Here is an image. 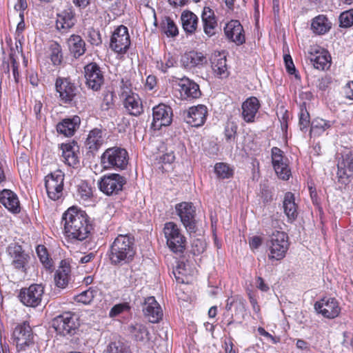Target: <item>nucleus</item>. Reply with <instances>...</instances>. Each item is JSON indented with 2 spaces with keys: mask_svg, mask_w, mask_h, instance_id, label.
Wrapping results in <instances>:
<instances>
[{
  "mask_svg": "<svg viewBox=\"0 0 353 353\" xmlns=\"http://www.w3.org/2000/svg\"><path fill=\"white\" fill-rule=\"evenodd\" d=\"M63 234L71 241H83L93 229L91 218L85 211L76 207L69 208L62 216Z\"/></svg>",
  "mask_w": 353,
  "mask_h": 353,
  "instance_id": "nucleus-1",
  "label": "nucleus"
},
{
  "mask_svg": "<svg viewBox=\"0 0 353 353\" xmlns=\"http://www.w3.org/2000/svg\"><path fill=\"white\" fill-rule=\"evenodd\" d=\"M108 253L113 265L131 263L136 254L134 236L130 234H119L110 244Z\"/></svg>",
  "mask_w": 353,
  "mask_h": 353,
  "instance_id": "nucleus-2",
  "label": "nucleus"
},
{
  "mask_svg": "<svg viewBox=\"0 0 353 353\" xmlns=\"http://www.w3.org/2000/svg\"><path fill=\"white\" fill-rule=\"evenodd\" d=\"M129 160L128 152L124 148L114 146L106 149L101 157L100 163L104 170H123Z\"/></svg>",
  "mask_w": 353,
  "mask_h": 353,
  "instance_id": "nucleus-3",
  "label": "nucleus"
},
{
  "mask_svg": "<svg viewBox=\"0 0 353 353\" xmlns=\"http://www.w3.org/2000/svg\"><path fill=\"white\" fill-rule=\"evenodd\" d=\"M54 89L59 102L66 105H76L75 99L80 92L70 77H58L54 82Z\"/></svg>",
  "mask_w": 353,
  "mask_h": 353,
  "instance_id": "nucleus-4",
  "label": "nucleus"
},
{
  "mask_svg": "<svg viewBox=\"0 0 353 353\" xmlns=\"http://www.w3.org/2000/svg\"><path fill=\"white\" fill-rule=\"evenodd\" d=\"M52 325L57 334L71 336L77 333L80 327L79 318L74 312H64L52 319Z\"/></svg>",
  "mask_w": 353,
  "mask_h": 353,
  "instance_id": "nucleus-5",
  "label": "nucleus"
},
{
  "mask_svg": "<svg viewBox=\"0 0 353 353\" xmlns=\"http://www.w3.org/2000/svg\"><path fill=\"white\" fill-rule=\"evenodd\" d=\"M268 259L270 261H281L286 256L290 247L289 237L286 232L276 230L270 236L267 242Z\"/></svg>",
  "mask_w": 353,
  "mask_h": 353,
  "instance_id": "nucleus-6",
  "label": "nucleus"
},
{
  "mask_svg": "<svg viewBox=\"0 0 353 353\" xmlns=\"http://www.w3.org/2000/svg\"><path fill=\"white\" fill-rule=\"evenodd\" d=\"M163 231L166 244L170 251L176 254H183L187 241L176 223L172 221L165 223Z\"/></svg>",
  "mask_w": 353,
  "mask_h": 353,
  "instance_id": "nucleus-7",
  "label": "nucleus"
},
{
  "mask_svg": "<svg viewBox=\"0 0 353 353\" xmlns=\"http://www.w3.org/2000/svg\"><path fill=\"white\" fill-rule=\"evenodd\" d=\"M12 338L16 345L17 352H26L34 345V336L28 321L18 323L13 330Z\"/></svg>",
  "mask_w": 353,
  "mask_h": 353,
  "instance_id": "nucleus-8",
  "label": "nucleus"
},
{
  "mask_svg": "<svg viewBox=\"0 0 353 353\" xmlns=\"http://www.w3.org/2000/svg\"><path fill=\"white\" fill-rule=\"evenodd\" d=\"M65 174L57 170L45 176V188L50 199L59 201L63 199Z\"/></svg>",
  "mask_w": 353,
  "mask_h": 353,
  "instance_id": "nucleus-9",
  "label": "nucleus"
},
{
  "mask_svg": "<svg viewBox=\"0 0 353 353\" xmlns=\"http://www.w3.org/2000/svg\"><path fill=\"white\" fill-rule=\"evenodd\" d=\"M131 45L128 29L123 25L117 27L112 33L109 47L114 53L123 55Z\"/></svg>",
  "mask_w": 353,
  "mask_h": 353,
  "instance_id": "nucleus-10",
  "label": "nucleus"
},
{
  "mask_svg": "<svg viewBox=\"0 0 353 353\" xmlns=\"http://www.w3.org/2000/svg\"><path fill=\"white\" fill-rule=\"evenodd\" d=\"M83 69L87 87L93 91H99L105 82L104 72L101 67L96 62H90Z\"/></svg>",
  "mask_w": 353,
  "mask_h": 353,
  "instance_id": "nucleus-11",
  "label": "nucleus"
},
{
  "mask_svg": "<svg viewBox=\"0 0 353 353\" xmlns=\"http://www.w3.org/2000/svg\"><path fill=\"white\" fill-rule=\"evenodd\" d=\"M175 210L177 215L186 230L195 232L196 230V208L191 202H181L176 205Z\"/></svg>",
  "mask_w": 353,
  "mask_h": 353,
  "instance_id": "nucleus-12",
  "label": "nucleus"
},
{
  "mask_svg": "<svg viewBox=\"0 0 353 353\" xmlns=\"http://www.w3.org/2000/svg\"><path fill=\"white\" fill-rule=\"evenodd\" d=\"M126 183L125 178L119 174H109L103 176L98 182L99 190L106 195L117 194Z\"/></svg>",
  "mask_w": 353,
  "mask_h": 353,
  "instance_id": "nucleus-13",
  "label": "nucleus"
},
{
  "mask_svg": "<svg viewBox=\"0 0 353 353\" xmlns=\"http://www.w3.org/2000/svg\"><path fill=\"white\" fill-rule=\"evenodd\" d=\"M44 293V288L41 284H32L28 288L20 290L19 299L27 307H36L40 305Z\"/></svg>",
  "mask_w": 353,
  "mask_h": 353,
  "instance_id": "nucleus-14",
  "label": "nucleus"
},
{
  "mask_svg": "<svg viewBox=\"0 0 353 353\" xmlns=\"http://www.w3.org/2000/svg\"><path fill=\"white\" fill-rule=\"evenodd\" d=\"M271 155L272 166L278 177L282 180H288L292 174L284 152L280 148L273 147Z\"/></svg>",
  "mask_w": 353,
  "mask_h": 353,
  "instance_id": "nucleus-15",
  "label": "nucleus"
},
{
  "mask_svg": "<svg viewBox=\"0 0 353 353\" xmlns=\"http://www.w3.org/2000/svg\"><path fill=\"white\" fill-rule=\"evenodd\" d=\"M172 109L164 103H160L152 108V128L160 130L163 126H169L172 122Z\"/></svg>",
  "mask_w": 353,
  "mask_h": 353,
  "instance_id": "nucleus-16",
  "label": "nucleus"
},
{
  "mask_svg": "<svg viewBox=\"0 0 353 353\" xmlns=\"http://www.w3.org/2000/svg\"><path fill=\"white\" fill-rule=\"evenodd\" d=\"M314 309L323 317L333 319L339 316L341 307L338 301L333 297H323L314 303Z\"/></svg>",
  "mask_w": 353,
  "mask_h": 353,
  "instance_id": "nucleus-17",
  "label": "nucleus"
},
{
  "mask_svg": "<svg viewBox=\"0 0 353 353\" xmlns=\"http://www.w3.org/2000/svg\"><path fill=\"white\" fill-rule=\"evenodd\" d=\"M8 252L12 259L11 264L14 268L26 273L30 256L25 252L22 246L18 243H12L8 246Z\"/></svg>",
  "mask_w": 353,
  "mask_h": 353,
  "instance_id": "nucleus-18",
  "label": "nucleus"
},
{
  "mask_svg": "<svg viewBox=\"0 0 353 353\" xmlns=\"http://www.w3.org/2000/svg\"><path fill=\"white\" fill-rule=\"evenodd\" d=\"M310 59L316 69L321 70H329L332 63V57L329 52L319 46L310 48Z\"/></svg>",
  "mask_w": 353,
  "mask_h": 353,
  "instance_id": "nucleus-19",
  "label": "nucleus"
},
{
  "mask_svg": "<svg viewBox=\"0 0 353 353\" xmlns=\"http://www.w3.org/2000/svg\"><path fill=\"white\" fill-rule=\"evenodd\" d=\"M225 34L228 40L237 46L245 42V34L243 26L238 20L230 21L224 28Z\"/></svg>",
  "mask_w": 353,
  "mask_h": 353,
  "instance_id": "nucleus-20",
  "label": "nucleus"
},
{
  "mask_svg": "<svg viewBox=\"0 0 353 353\" xmlns=\"http://www.w3.org/2000/svg\"><path fill=\"white\" fill-rule=\"evenodd\" d=\"M260 108L261 104L256 97L248 98L241 105V118L247 123H254Z\"/></svg>",
  "mask_w": 353,
  "mask_h": 353,
  "instance_id": "nucleus-21",
  "label": "nucleus"
},
{
  "mask_svg": "<svg viewBox=\"0 0 353 353\" xmlns=\"http://www.w3.org/2000/svg\"><path fill=\"white\" fill-rule=\"evenodd\" d=\"M208 109L204 105H198L190 107L187 111L185 121L192 127L203 125L207 119Z\"/></svg>",
  "mask_w": 353,
  "mask_h": 353,
  "instance_id": "nucleus-22",
  "label": "nucleus"
},
{
  "mask_svg": "<svg viewBox=\"0 0 353 353\" xmlns=\"http://www.w3.org/2000/svg\"><path fill=\"white\" fill-rule=\"evenodd\" d=\"M339 181L346 183L353 176V152L350 151L342 156L337 164Z\"/></svg>",
  "mask_w": 353,
  "mask_h": 353,
  "instance_id": "nucleus-23",
  "label": "nucleus"
},
{
  "mask_svg": "<svg viewBox=\"0 0 353 353\" xmlns=\"http://www.w3.org/2000/svg\"><path fill=\"white\" fill-rule=\"evenodd\" d=\"M81 118L78 115L63 119L56 125L58 134L65 137H72L79 128Z\"/></svg>",
  "mask_w": 353,
  "mask_h": 353,
  "instance_id": "nucleus-24",
  "label": "nucleus"
},
{
  "mask_svg": "<svg viewBox=\"0 0 353 353\" xmlns=\"http://www.w3.org/2000/svg\"><path fill=\"white\" fill-rule=\"evenodd\" d=\"M75 199L84 205L94 201V189L92 185L85 180H81L75 186V191L73 194Z\"/></svg>",
  "mask_w": 353,
  "mask_h": 353,
  "instance_id": "nucleus-25",
  "label": "nucleus"
},
{
  "mask_svg": "<svg viewBox=\"0 0 353 353\" xmlns=\"http://www.w3.org/2000/svg\"><path fill=\"white\" fill-rule=\"evenodd\" d=\"M126 112L134 117H139L144 112L143 101L137 93H131L121 97Z\"/></svg>",
  "mask_w": 353,
  "mask_h": 353,
  "instance_id": "nucleus-26",
  "label": "nucleus"
},
{
  "mask_svg": "<svg viewBox=\"0 0 353 353\" xmlns=\"http://www.w3.org/2000/svg\"><path fill=\"white\" fill-rule=\"evenodd\" d=\"M75 23V13L72 8L65 9L57 15L56 28L61 33L68 32Z\"/></svg>",
  "mask_w": 353,
  "mask_h": 353,
  "instance_id": "nucleus-27",
  "label": "nucleus"
},
{
  "mask_svg": "<svg viewBox=\"0 0 353 353\" xmlns=\"http://www.w3.org/2000/svg\"><path fill=\"white\" fill-rule=\"evenodd\" d=\"M179 86L181 97L185 100L199 99L201 95L199 85L188 78L181 79Z\"/></svg>",
  "mask_w": 353,
  "mask_h": 353,
  "instance_id": "nucleus-28",
  "label": "nucleus"
},
{
  "mask_svg": "<svg viewBox=\"0 0 353 353\" xmlns=\"http://www.w3.org/2000/svg\"><path fill=\"white\" fill-rule=\"evenodd\" d=\"M283 208L288 222L292 223L297 219L299 215V205L296 202L294 193L291 192L285 193L283 200Z\"/></svg>",
  "mask_w": 353,
  "mask_h": 353,
  "instance_id": "nucleus-29",
  "label": "nucleus"
},
{
  "mask_svg": "<svg viewBox=\"0 0 353 353\" xmlns=\"http://www.w3.org/2000/svg\"><path fill=\"white\" fill-rule=\"evenodd\" d=\"M104 142L105 138L102 130L95 128L89 132L85 144L88 152L94 154Z\"/></svg>",
  "mask_w": 353,
  "mask_h": 353,
  "instance_id": "nucleus-30",
  "label": "nucleus"
},
{
  "mask_svg": "<svg viewBox=\"0 0 353 353\" xmlns=\"http://www.w3.org/2000/svg\"><path fill=\"white\" fill-rule=\"evenodd\" d=\"M0 203L13 214L21 212L18 196L10 190L4 189L0 192Z\"/></svg>",
  "mask_w": 353,
  "mask_h": 353,
  "instance_id": "nucleus-31",
  "label": "nucleus"
},
{
  "mask_svg": "<svg viewBox=\"0 0 353 353\" xmlns=\"http://www.w3.org/2000/svg\"><path fill=\"white\" fill-rule=\"evenodd\" d=\"M144 305L143 313L150 322L157 323L162 319V310L154 296L145 299Z\"/></svg>",
  "mask_w": 353,
  "mask_h": 353,
  "instance_id": "nucleus-32",
  "label": "nucleus"
},
{
  "mask_svg": "<svg viewBox=\"0 0 353 353\" xmlns=\"http://www.w3.org/2000/svg\"><path fill=\"white\" fill-rule=\"evenodd\" d=\"M70 279L71 267L68 262L62 260L54 276L55 285L59 288H65Z\"/></svg>",
  "mask_w": 353,
  "mask_h": 353,
  "instance_id": "nucleus-33",
  "label": "nucleus"
},
{
  "mask_svg": "<svg viewBox=\"0 0 353 353\" xmlns=\"http://www.w3.org/2000/svg\"><path fill=\"white\" fill-rule=\"evenodd\" d=\"M128 332L132 340L141 344L147 343L150 339V332L145 325L139 323H132Z\"/></svg>",
  "mask_w": 353,
  "mask_h": 353,
  "instance_id": "nucleus-34",
  "label": "nucleus"
},
{
  "mask_svg": "<svg viewBox=\"0 0 353 353\" xmlns=\"http://www.w3.org/2000/svg\"><path fill=\"white\" fill-rule=\"evenodd\" d=\"M211 67L214 74L218 78H227L230 74L226 57L221 53L215 54L211 58Z\"/></svg>",
  "mask_w": 353,
  "mask_h": 353,
  "instance_id": "nucleus-35",
  "label": "nucleus"
},
{
  "mask_svg": "<svg viewBox=\"0 0 353 353\" xmlns=\"http://www.w3.org/2000/svg\"><path fill=\"white\" fill-rule=\"evenodd\" d=\"M76 142L74 141L69 143H61L60 149L62 151L61 157L63 161L69 166L76 167L79 163L78 154L74 147Z\"/></svg>",
  "mask_w": 353,
  "mask_h": 353,
  "instance_id": "nucleus-36",
  "label": "nucleus"
},
{
  "mask_svg": "<svg viewBox=\"0 0 353 353\" xmlns=\"http://www.w3.org/2000/svg\"><path fill=\"white\" fill-rule=\"evenodd\" d=\"M181 62L185 68L191 69L202 65L206 62V57L202 52L192 50L185 52L181 57Z\"/></svg>",
  "mask_w": 353,
  "mask_h": 353,
  "instance_id": "nucleus-37",
  "label": "nucleus"
},
{
  "mask_svg": "<svg viewBox=\"0 0 353 353\" xmlns=\"http://www.w3.org/2000/svg\"><path fill=\"white\" fill-rule=\"evenodd\" d=\"M69 51L75 58L79 59L86 51L85 42L80 35L73 34L68 39Z\"/></svg>",
  "mask_w": 353,
  "mask_h": 353,
  "instance_id": "nucleus-38",
  "label": "nucleus"
},
{
  "mask_svg": "<svg viewBox=\"0 0 353 353\" xmlns=\"http://www.w3.org/2000/svg\"><path fill=\"white\" fill-rule=\"evenodd\" d=\"M201 19L204 32L208 36L214 34L217 21L214 11L208 7H205L201 14Z\"/></svg>",
  "mask_w": 353,
  "mask_h": 353,
  "instance_id": "nucleus-39",
  "label": "nucleus"
},
{
  "mask_svg": "<svg viewBox=\"0 0 353 353\" xmlns=\"http://www.w3.org/2000/svg\"><path fill=\"white\" fill-rule=\"evenodd\" d=\"M332 28V23L324 14H319L312 20L311 30L315 34L323 35Z\"/></svg>",
  "mask_w": 353,
  "mask_h": 353,
  "instance_id": "nucleus-40",
  "label": "nucleus"
},
{
  "mask_svg": "<svg viewBox=\"0 0 353 353\" xmlns=\"http://www.w3.org/2000/svg\"><path fill=\"white\" fill-rule=\"evenodd\" d=\"M181 19L183 28L186 32L192 34L196 31L199 19L195 14L189 10L183 11Z\"/></svg>",
  "mask_w": 353,
  "mask_h": 353,
  "instance_id": "nucleus-41",
  "label": "nucleus"
},
{
  "mask_svg": "<svg viewBox=\"0 0 353 353\" xmlns=\"http://www.w3.org/2000/svg\"><path fill=\"white\" fill-rule=\"evenodd\" d=\"M233 306L235 309L234 316H236L241 314L242 319H243L245 312V300L240 295L230 296L226 300L225 310L227 311H230Z\"/></svg>",
  "mask_w": 353,
  "mask_h": 353,
  "instance_id": "nucleus-42",
  "label": "nucleus"
},
{
  "mask_svg": "<svg viewBox=\"0 0 353 353\" xmlns=\"http://www.w3.org/2000/svg\"><path fill=\"white\" fill-rule=\"evenodd\" d=\"M176 65L177 58L170 52L165 54L162 60H157L155 62L156 68L163 73H166L170 68Z\"/></svg>",
  "mask_w": 353,
  "mask_h": 353,
  "instance_id": "nucleus-43",
  "label": "nucleus"
},
{
  "mask_svg": "<svg viewBox=\"0 0 353 353\" xmlns=\"http://www.w3.org/2000/svg\"><path fill=\"white\" fill-rule=\"evenodd\" d=\"M17 55L15 52L11 50V52L9 54V60L8 62L3 61V63L6 64V67L4 68V72L6 73H10V68H12V74L15 81L17 83L19 79V63L17 60Z\"/></svg>",
  "mask_w": 353,
  "mask_h": 353,
  "instance_id": "nucleus-44",
  "label": "nucleus"
},
{
  "mask_svg": "<svg viewBox=\"0 0 353 353\" xmlns=\"http://www.w3.org/2000/svg\"><path fill=\"white\" fill-rule=\"evenodd\" d=\"M333 123L334 122L332 121L325 120L321 118L315 119L311 124V128L310 131V137H312V134H317L319 135L326 130L330 128Z\"/></svg>",
  "mask_w": 353,
  "mask_h": 353,
  "instance_id": "nucleus-45",
  "label": "nucleus"
},
{
  "mask_svg": "<svg viewBox=\"0 0 353 353\" xmlns=\"http://www.w3.org/2000/svg\"><path fill=\"white\" fill-rule=\"evenodd\" d=\"M50 58L53 65H60L63 61L62 48L59 43L53 41L49 46Z\"/></svg>",
  "mask_w": 353,
  "mask_h": 353,
  "instance_id": "nucleus-46",
  "label": "nucleus"
},
{
  "mask_svg": "<svg viewBox=\"0 0 353 353\" xmlns=\"http://www.w3.org/2000/svg\"><path fill=\"white\" fill-rule=\"evenodd\" d=\"M37 256L46 270H52L53 268V261L50 257L47 248L43 245H39L36 248Z\"/></svg>",
  "mask_w": 353,
  "mask_h": 353,
  "instance_id": "nucleus-47",
  "label": "nucleus"
},
{
  "mask_svg": "<svg viewBox=\"0 0 353 353\" xmlns=\"http://www.w3.org/2000/svg\"><path fill=\"white\" fill-rule=\"evenodd\" d=\"M214 172L219 179H228L234 175V170L226 163H216L214 165Z\"/></svg>",
  "mask_w": 353,
  "mask_h": 353,
  "instance_id": "nucleus-48",
  "label": "nucleus"
},
{
  "mask_svg": "<svg viewBox=\"0 0 353 353\" xmlns=\"http://www.w3.org/2000/svg\"><path fill=\"white\" fill-rule=\"evenodd\" d=\"M238 125L236 123L228 119L224 127V137L227 143L234 142L237 137Z\"/></svg>",
  "mask_w": 353,
  "mask_h": 353,
  "instance_id": "nucleus-49",
  "label": "nucleus"
},
{
  "mask_svg": "<svg viewBox=\"0 0 353 353\" xmlns=\"http://www.w3.org/2000/svg\"><path fill=\"white\" fill-rule=\"evenodd\" d=\"M106 353H132V351L130 345L121 340H118L108 344Z\"/></svg>",
  "mask_w": 353,
  "mask_h": 353,
  "instance_id": "nucleus-50",
  "label": "nucleus"
},
{
  "mask_svg": "<svg viewBox=\"0 0 353 353\" xmlns=\"http://www.w3.org/2000/svg\"><path fill=\"white\" fill-rule=\"evenodd\" d=\"M83 35L87 41L92 46H100L102 43V38L100 31L93 27H90L83 32Z\"/></svg>",
  "mask_w": 353,
  "mask_h": 353,
  "instance_id": "nucleus-51",
  "label": "nucleus"
},
{
  "mask_svg": "<svg viewBox=\"0 0 353 353\" xmlns=\"http://www.w3.org/2000/svg\"><path fill=\"white\" fill-rule=\"evenodd\" d=\"M310 125V116L306 108L305 103H303L300 107L299 114V125L300 130L303 132L306 131Z\"/></svg>",
  "mask_w": 353,
  "mask_h": 353,
  "instance_id": "nucleus-52",
  "label": "nucleus"
},
{
  "mask_svg": "<svg viewBox=\"0 0 353 353\" xmlns=\"http://www.w3.org/2000/svg\"><path fill=\"white\" fill-rule=\"evenodd\" d=\"M161 29L168 37H175L179 34L176 25L169 17H165L162 21Z\"/></svg>",
  "mask_w": 353,
  "mask_h": 353,
  "instance_id": "nucleus-53",
  "label": "nucleus"
},
{
  "mask_svg": "<svg viewBox=\"0 0 353 353\" xmlns=\"http://www.w3.org/2000/svg\"><path fill=\"white\" fill-rule=\"evenodd\" d=\"M96 290L90 288L75 296V300L78 303H82L85 305L90 303L96 295Z\"/></svg>",
  "mask_w": 353,
  "mask_h": 353,
  "instance_id": "nucleus-54",
  "label": "nucleus"
},
{
  "mask_svg": "<svg viewBox=\"0 0 353 353\" xmlns=\"http://www.w3.org/2000/svg\"><path fill=\"white\" fill-rule=\"evenodd\" d=\"M172 274L178 283H184L185 282L187 271L184 263H179L173 269Z\"/></svg>",
  "mask_w": 353,
  "mask_h": 353,
  "instance_id": "nucleus-55",
  "label": "nucleus"
},
{
  "mask_svg": "<svg viewBox=\"0 0 353 353\" xmlns=\"http://www.w3.org/2000/svg\"><path fill=\"white\" fill-rule=\"evenodd\" d=\"M340 26L350 28L353 26V8L343 12L339 16Z\"/></svg>",
  "mask_w": 353,
  "mask_h": 353,
  "instance_id": "nucleus-56",
  "label": "nucleus"
},
{
  "mask_svg": "<svg viewBox=\"0 0 353 353\" xmlns=\"http://www.w3.org/2000/svg\"><path fill=\"white\" fill-rule=\"evenodd\" d=\"M130 310V306L127 302L116 304L111 308L109 312V316L110 317H116L120 314L124 312H129Z\"/></svg>",
  "mask_w": 353,
  "mask_h": 353,
  "instance_id": "nucleus-57",
  "label": "nucleus"
},
{
  "mask_svg": "<svg viewBox=\"0 0 353 353\" xmlns=\"http://www.w3.org/2000/svg\"><path fill=\"white\" fill-rule=\"evenodd\" d=\"M283 61L287 72L289 74H294L296 78H300V76L296 70L293 60L290 54H285L283 56Z\"/></svg>",
  "mask_w": 353,
  "mask_h": 353,
  "instance_id": "nucleus-58",
  "label": "nucleus"
},
{
  "mask_svg": "<svg viewBox=\"0 0 353 353\" xmlns=\"http://www.w3.org/2000/svg\"><path fill=\"white\" fill-rule=\"evenodd\" d=\"M132 84L130 79L127 77L122 78L120 85L121 97L131 94V93H135L132 91Z\"/></svg>",
  "mask_w": 353,
  "mask_h": 353,
  "instance_id": "nucleus-59",
  "label": "nucleus"
},
{
  "mask_svg": "<svg viewBox=\"0 0 353 353\" xmlns=\"http://www.w3.org/2000/svg\"><path fill=\"white\" fill-rule=\"evenodd\" d=\"M246 292L254 312L257 315L261 314V307L258 303L256 294L250 289H248Z\"/></svg>",
  "mask_w": 353,
  "mask_h": 353,
  "instance_id": "nucleus-60",
  "label": "nucleus"
},
{
  "mask_svg": "<svg viewBox=\"0 0 353 353\" xmlns=\"http://www.w3.org/2000/svg\"><path fill=\"white\" fill-rule=\"evenodd\" d=\"M114 105V93L107 91L103 93V101L101 103V108L108 110Z\"/></svg>",
  "mask_w": 353,
  "mask_h": 353,
  "instance_id": "nucleus-61",
  "label": "nucleus"
},
{
  "mask_svg": "<svg viewBox=\"0 0 353 353\" xmlns=\"http://www.w3.org/2000/svg\"><path fill=\"white\" fill-rule=\"evenodd\" d=\"M332 82V77L329 75H325L319 79L317 87L321 90H325Z\"/></svg>",
  "mask_w": 353,
  "mask_h": 353,
  "instance_id": "nucleus-62",
  "label": "nucleus"
},
{
  "mask_svg": "<svg viewBox=\"0 0 353 353\" xmlns=\"http://www.w3.org/2000/svg\"><path fill=\"white\" fill-rule=\"evenodd\" d=\"M233 341L234 339L232 336L225 341L223 346L225 353H238V350L234 348Z\"/></svg>",
  "mask_w": 353,
  "mask_h": 353,
  "instance_id": "nucleus-63",
  "label": "nucleus"
},
{
  "mask_svg": "<svg viewBox=\"0 0 353 353\" xmlns=\"http://www.w3.org/2000/svg\"><path fill=\"white\" fill-rule=\"evenodd\" d=\"M343 91L346 99L353 100V81H349L343 87Z\"/></svg>",
  "mask_w": 353,
  "mask_h": 353,
  "instance_id": "nucleus-64",
  "label": "nucleus"
}]
</instances>
